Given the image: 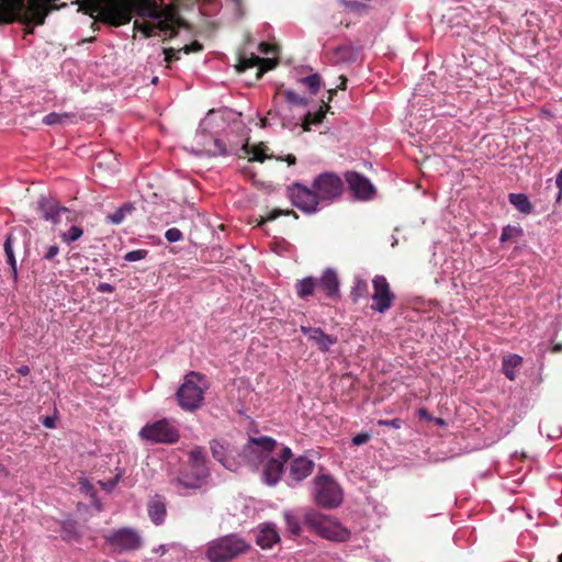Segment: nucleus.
Returning <instances> with one entry per match:
<instances>
[{
    "label": "nucleus",
    "mask_w": 562,
    "mask_h": 562,
    "mask_svg": "<svg viewBox=\"0 0 562 562\" xmlns=\"http://www.w3.org/2000/svg\"><path fill=\"white\" fill-rule=\"evenodd\" d=\"M315 502L324 508H335L342 502L339 485L328 475H318L315 481Z\"/></svg>",
    "instance_id": "0eeeda50"
},
{
    "label": "nucleus",
    "mask_w": 562,
    "mask_h": 562,
    "mask_svg": "<svg viewBox=\"0 0 562 562\" xmlns=\"http://www.w3.org/2000/svg\"><path fill=\"white\" fill-rule=\"evenodd\" d=\"M7 261L12 269L13 278L16 279L18 272H16V260H15L14 255L7 256Z\"/></svg>",
    "instance_id": "5fc2aeb1"
},
{
    "label": "nucleus",
    "mask_w": 562,
    "mask_h": 562,
    "mask_svg": "<svg viewBox=\"0 0 562 562\" xmlns=\"http://www.w3.org/2000/svg\"><path fill=\"white\" fill-rule=\"evenodd\" d=\"M59 252V247L57 245H52L47 248L46 252L44 254V259L46 260H53Z\"/></svg>",
    "instance_id": "3c124183"
},
{
    "label": "nucleus",
    "mask_w": 562,
    "mask_h": 562,
    "mask_svg": "<svg viewBox=\"0 0 562 562\" xmlns=\"http://www.w3.org/2000/svg\"><path fill=\"white\" fill-rule=\"evenodd\" d=\"M314 469V462L306 457L295 458L290 464V477L300 482L307 477Z\"/></svg>",
    "instance_id": "412c9836"
},
{
    "label": "nucleus",
    "mask_w": 562,
    "mask_h": 562,
    "mask_svg": "<svg viewBox=\"0 0 562 562\" xmlns=\"http://www.w3.org/2000/svg\"><path fill=\"white\" fill-rule=\"evenodd\" d=\"M8 379L10 382H12L13 385L21 389H29L33 384L32 379H21L13 373Z\"/></svg>",
    "instance_id": "37998d69"
},
{
    "label": "nucleus",
    "mask_w": 562,
    "mask_h": 562,
    "mask_svg": "<svg viewBox=\"0 0 562 562\" xmlns=\"http://www.w3.org/2000/svg\"><path fill=\"white\" fill-rule=\"evenodd\" d=\"M317 288V279L307 277L302 280H299L295 284L296 294L301 299H306L314 294L315 289Z\"/></svg>",
    "instance_id": "bb28decb"
},
{
    "label": "nucleus",
    "mask_w": 562,
    "mask_h": 562,
    "mask_svg": "<svg viewBox=\"0 0 562 562\" xmlns=\"http://www.w3.org/2000/svg\"><path fill=\"white\" fill-rule=\"evenodd\" d=\"M373 294L371 310L381 314L389 311L395 301L390 283L384 276H375L372 280Z\"/></svg>",
    "instance_id": "9b49d317"
},
{
    "label": "nucleus",
    "mask_w": 562,
    "mask_h": 562,
    "mask_svg": "<svg viewBox=\"0 0 562 562\" xmlns=\"http://www.w3.org/2000/svg\"><path fill=\"white\" fill-rule=\"evenodd\" d=\"M207 151L213 156H225L227 154L226 145L220 138H214Z\"/></svg>",
    "instance_id": "a19ab883"
},
{
    "label": "nucleus",
    "mask_w": 562,
    "mask_h": 562,
    "mask_svg": "<svg viewBox=\"0 0 562 562\" xmlns=\"http://www.w3.org/2000/svg\"><path fill=\"white\" fill-rule=\"evenodd\" d=\"M83 234L82 228L78 226H71L67 232L60 234L63 241L70 244L78 240Z\"/></svg>",
    "instance_id": "4c0bfd02"
},
{
    "label": "nucleus",
    "mask_w": 562,
    "mask_h": 562,
    "mask_svg": "<svg viewBox=\"0 0 562 562\" xmlns=\"http://www.w3.org/2000/svg\"><path fill=\"white\" fill-rule=\"evenodd\" d=\"M286 196L294 206L305 213L311 214L318 210L319 202L313 187L307 188L300 182H294L286 188Z\"/></svg>",
    "instance_id": "1a4fd4ad"
},
{
    "label": "nucleus",
    "mask_w": 562,
    "mask_h": 562,
    "mask_svg": "<svg viewBox=\"0 0 562 562\" xmlns=\"http://www.w3.org/2000/svg\"><path fill=\"white\" fill-rule=\"evenodd\" d=\"M205 477L200 476L198 473L193 472L191 474L186 471H181L176 482L179 486H182L187 490H195L199 488Z\"/></svg>",
    "instance_id": "a878e982"
},
{
    "label": "nucleus",
    "mask_w": 562,
    "mask_h": 562,
    "mask_svg": "<svg viewBox=\"0 0 562 562\" xmlns=\"http://www.w3.org/2000/svg\"><path fill=\"white\" fill-rule=\"evenodd\" d=\"M79 11L95 22L119 27L128 24L134 14L158 19L160 7L155 0H77Z\"/></svg>",
    "instance_id": "f257e3e1"
},
{
    "label": "nucleus",
    "mask_w": 562,
    "mask_h": 562,
    "mask_svg": "<svg viewBox=\"0 0 562 562\" xmlns=\"http://www.w3.org/2000/svg\"><path fill=\"white\" fill-rule=\"evenodd\" d=\"M284 97H285V100L289 102V103H292V104H299V105H303L305 106L307 104V99L304 98V97H301L295 91L293 90H285L283 92Z\"/></svg>",
    "instance_id": "79ce46f5"
},
{
    "label": "nucleus",
    "mask_w": 562,
    "mask_h": 562,
    "mask_svg": "<svg viewBox=\"0 0 562 562\" xmlns=\"http://www.w3.org/2000/svg\"><path fill=\"white\" fill-rule=\"evenodd\" d=\"M259 50L262 54H269L272 50V46L268 43L261 42L259 44Z\"/></svg>",
    "instance_id": "4d7b16f0"
},
{
    "label": "nucleus",
    "mask_w": 562,
    "mask_h": 562,
    "mask_svg": "<svg viewBox=\"0 0 562 562\" xmlns=\"http://www.w3.org/2000/svg\"><path fill=\"white\" fill-rule=\"evenodd\" d=\"M75 117L71 113H55L52 112L44 116L43 123L46 125H65L67 122Z\"/></svg>",
    "instance_id": "473e14b6"
},
{
    "label": "nucleus",
    "mask_w": 562,
    "mask_h": 562,
    "mask_svg": "<svg viewBox=\"0 0 562 562\" xmlns=\"http://www.w3.org/2000/svg\"><path fill=\"white\" fill-rule=\"evenodd\" d=\"M139 436L144 440L165 445L176 443L180 438L179 429L167 418L145 425Z\"/></svg>",
    "instance_id": "423d86ee"
},
{
    "label": "nucleus",
    "mask_w": 562,
    "mask_h": 562,
    "mask_svg": "<svg viewBox=\"0 0 562 562\" xmlns=\"http://www.w3.org/2000/svg\"><path fill=\"white\" fill-rule=\"evenodd\" d=\"M25 0H8L5 3V12H0V22L12 23L16 20L21 21L26 10Z\"/></svg>",
    "instance_id": "4be33fe9"
},
{
    "label": "nucleus",
    "mask_w": 562,
    "mask_h": 562,
    "mask_svg": "<svg viewBox=\"0 0 562 562\" xmlns=\"http://www.w3.org/2000/svg\"><path fill=\"white\" fill-rule=\"evenodd\" d=\"M97 290L100 293H112L114 292V286L110 283L102 282L98 284Z\"/></svg>",
    "instance_id": "603ef678"
},
{
    "label": "nucleus",
    "mask_w": 562,
    "mask_h": 562,
    "mask_svg": "<svg viewBox=\"0 0 562 562\" xmlns=\"http://www.w3.org/2000/svg\"><path fill=\"white\" fill-rule=\"evenodd\" d=\"M288 531L296 537L301 533V525L299 519L290 512L283 514Z\"/></svg>",
    "instance_id": "f704fd0d"
},
{
    "label": "nucleus",
    "mask_w": 562,
    "mask_h": 562,
    "mask_svg": "<svg viewBox=\"0 0 562 562\" xmlns=\"http://www.w3.org/2000/svg\"><path fill=\"white\" fill-rule=\"evenodd\" d=\"M148 516L155 525H160L167 515L166 505L159 498H154L147 505Z\"/></svg>",
    "instance_id": "393cba45"
},
{
    "label": "nucleus",
    "mask_w": 562,
    "mask_h": 562,
    "mask_svg": "<svg viewBox=\"0 0 562 562\" xmlns=\"http://www.w3.org/2000/svg\"><path fill=\"white\" fill-rule=\"evenodd\" d=\"M36 211L42 217L53 224L59 222L61 213H68V209L61 206L55 199L48 196H41L37 201Z\"/></svg>",
    "instance_id": "dca6fc26"
},
{
    "label": "nucleus",
    "mask_w": 562,
    "mask_h": 562,
    "mask_svg": "<svg viewBox=\"0 0 562 562\" xmlns=\"http://www.w3.org/2000/svg\"><path fill=\"white\" fill-rule=\"evenodd\" d=\"M300 330L307 336L310 340L314 341L322 352L328 351L331 346L337 344L336 337L324 333L319 327L301 326Z\"/></svg>",
    "instance_id": "a211bd4d"
},
{
    "label": "nucleus",
    "mask_w": 562,
    "mask_h": 562,
    "mask_svg": "<svg viewBox=\"0 0 562 562\" xmlns=\"http://www.w3.org/2000/svg\"><path fill=\"white\" fill-rule=\"evenodd\" d=\"M119 480H120V476L117 475L114 479H112V480L108 481L106 483H104L103 485H104L105 488L111 490V488H113L116 485Z\"/></svg>",
    "instance_id": "bf43d9fd"
},
{
    "label": "nucleus",
    "mask_w": 562,
    "mask_h": 562,
    "mask_svg": "<svg viewBox=\"0 0 562 562\" xmlns=\"http://www.w3.org/2000/svg\"><path fill=\"white\" fill-rule=\"evenodd\" d=\"M276 446L277 441L271 437L250 438L243 448L241 456L252 465H257L269 457Z\"/></svg>",
    "instance_id": "9d476101"
},
{
    "label": "nucleus",
    "mask_w": 562,
    "mask_h": 562,
    "mask_svg": "<svg viewBox=\"0 0 562 562\" xmlns=\"http://www.w3.org/2000/svg\"><path fill=\"white\" fill-rule=\"evenodd\" d=\"M279 160H284L289 166H293L296 164V158L294 155L289 154L284 158H278Z\"/></svg>",
    "instance_id": "13d9d810"
},
{
    "label": "nucleus",
    "mask_w": 562,
    "mask_h": 562,
    "mask_svg": "<svg viewBox=\"0 0 562 562\" xmlns=\"http://www.w3.org/2000/svg\"><path fill=\"white\" fill-rule=\"evenodd\" d=\"M250 544L237 535H227L211 541L205 555L210 562H228L248 552Z\"/></svg>",
    "instance_id": "f03ea898"
},
{
    "label": "nucleus",
    "mask_w": 562,
    "mask_h": 562,
    "mask_svg": "<svg viewBox=\"0 0 562 562\" xmlns=\"http://www.w3.org/2000/svg\"><path fill=\"white\" fill-rule=\"evenodd\" d=\"M204 380L205 376L195 371L184 376L183 383L176 393L178 404L183 411L194 412L202 406L207 385L205 383L200 385V383Z\"/></svg>",
    "instance_id": "7ed1b4c3"
},
{
    "label": "nucleus",
    "mask_w": 562,
    "mask_h": 562,
    "mask_svg": "<svg viewBox=\"0 0 562 562\" xmlns=\"http://www.w3.org/2000/svg\"><path fill=\"white\" fill-rule=\"evenodd\" d=\"M106 542L119 552L137 550L142 546V539L136 531L130 528H121L105 536Z\"/></svg>",
    "instance_id": "f8f14e48"
},
{
    "label": "nucleus",
    "mask_w": 562,
    "mask_h": 562,
    "mask_svg": "<svg viewBox=\"0 0 562 562\" xmlns=\"http://www.w3.org/2000/svg\"><path fill=\"white\" fill-rule=\"evenodd\" d=\"M378 425L400 429L403 425V420L401 418H394V419H390V420L389 419H380V420H378Z\"/></svg>",
    "instance_id": "49530a36"
},
{
    "label": "nucleus",
    "mask_w": 562,
    "mask_h": 562,
    "mask_svg": "<svg viewBox=\"0 0 562 562\" xmlns=\"http://www.w3.org/2000/svg\"><path fill=\"white\" fill-rule=\"evenodd\" d=\"M5 256L14 255L12 247V235H8L4 241Z\"/></svg>",
    "instance_id": "864d4df0"
},
{
    "label": "nucleus",
    "mask_w": 562,
    "mask_h": 562,
    "mask_svg": "<svg viewBox=\"0 0 562 562\" xmlns=\"http://www.w3.org/2000/svg\"><path fill=\"white\" fill-rule=\"evenodd\" d=\"M165 237L166 239L169 241V243H176V241H179L183 238V235L182 233L180 232V229L178 228H169L166 233H165Z\"/></svg>",
    "instance_id": "a18cd8bd"
},
{
    "label": "nucleus",
    "mask_w": 562,
    "mask_h": 562,
    "mask_svg": "<svg viewBox=\"0 0 562 562\" xmlns=\"http://www.w3.org/2000/svg\"><path fill=\"white\" fill-rule=\"evenodd\" d=\"M368 293L369 288L367 281L362 279H357L350 292L352 301L357 303L360 299L367 297Z\"/></svg>",
    "instance_id": "72a5a7b5"
},
{
    "label": "nucleus",
    "mask_w": 562,
    "mask_h": 562,
    "mask_svg": "<svg viewBox=\"0 0 562 562\" xmlns=\"http://www.w3.org/2000/svg\"><path fill=\"white\" fill-rule=\"evenodd\" d=\"M340 85L337 87V89L345 90L347 85V78L345 76H340Z\"/></svg>",
    "instance_id": "680f3d73"
},
{
    "label": "nucleus",
    "mask_w": 562,
    "mask_h": 562,
    "mask_svg": "<svg viewBox=\"0 0 562 562\" xmlns=\"http://www.w3.org/2000/svg\"><path fill=\"white\" fill-rule=\"evenodd\" d=\"M300 81L308 88L312 94H316L322 85V78L318 74H313L307 77L301 78Z\"/></svg>",
    "instance_id": "c9c22d12"
},
{
    "label": "nucleus",
    "mask_w": 562,
    "mask_h": 562,
    "mask_svg": "<svg viewBox=\"0 0 562 562\" xmlns=\"http://www.w3.org/2000/svg\"><path fill=\"white\" fill-rule=\"evenodd\" d=\"M157 23L151 24L148 22H134V30L140 31L145 37L154 35L156 29L167 33L169 32V38L175 37L178 34V29L184 23L181 20L178 9L175 5L160 7V16L157 19Z\"/></svg>",
    "instance_id": "39448f33"
},
{
    "label": "nucleus",
    "mask_w": 562,
    "mask_h": 562,
    "mask_svg": "<svg viewBox=\"0 0 562 562\" xmlns=\"http://www.w3.org/2000/svg\"><path fill=\"white\" fill-rule=\"evenodd\" d=\"M317 288H319L326 296L330 299H339V280L336 271L326 269L322 277L317 279Z\"/></svg>",
    "instance_id": "6ab92c4d"
},
{
    "label": "nucleus",
    "mask_w": 562,
    "mask_h": 562,
    "mask_svg": "<svg viewBox=\"0 0 562 562\" xmlns=\"http://www.w3.org/2000/svg\"><path fill=\"white\" fill-rule=\"evenodd\" d=\"M155 551H156V552H159V553H161V554H164V553H166V551H167V550H166L165 546H162V544H161V546H159V548H158L157 550H155Z\"/></svg>",
    "instance_id": "774afa93"
},
{
    "label": "nucleus",
    "mask_w": 562,
    "mask_h": 562,
    "mask_svg": "<svg viewBox=\"0 0 562 562\" xmlns=\"http://www.w3.org/2000/svg\"><path fill=\"white\" fill-rule=\"evenodd\" d=\"M319 109H324V110H326V113H327V112H328V110L330 109L328 100H327L326 102H325V101H323V102H322V105L319 106Z\"/></svg>",
    "instance_id": "0e129e2a"
},
{
    "label": "nucleus",
    "mask_w": 562,
    "mask_h": 562,
    "mask_svg": "<svg viewBox=\"0 0 562 562\" xmlns=\"http://www.w3.org/2000/svg\"><path fill=\"white\" fill-rule=\"evenodd\" d=\"M345 177L350 191L356 198L368 200L374 194V187L371 181L359 172L348 171Z\"/></svg>",
    "instance_id": "2eb2a0df"
},
{
    "label": "nucleus",
    "mask_w": 562,
    "mask_h": 562,
    "mask_svg": "<svg viewBox=\"0 0 562 562\" xmlns=\"http://www.w3.org/2000/svg\"><path fill=\"white\" fill-rule=\"evenodd\" d=\"M180 52H181L180 49L176 50V49H173L171 47L170 48H164L165 60L168 64H170L173 60L180 59V56H179Z\"/></svg>",
    "instance_id": "09e8293b"
},
{
    "label": "nucleus",
    "mask_w": 562,
    "mask_h": 562,
    "mask_svg": "<svg viewBox=\"0 0 562 562\" xmlns=\"http://www.w3.org/2000/svg\"><path fill=\"white\" fill-rule=\"evenodd\" d=\"M210 449L213 458L218 461L225 469L229 471H236L238 462L231 456L229 445L221 440H212L210 442Z\"/></svg>",
    "instance_id": "f3484780"
},
{
    "label": "nucleus",
    "mask_w": 562,
    "mask_h": 562,
    "mask_svg": "<svg viewBox=\"0 0 562 562\" xmlns=\"http://www.w3.org/2000/svg\"><path fill=\"white\" fill-rule=\"evenodd\" d=\"M267 146L263 143L258 145L246 147V153L250 155L249 161L263 162L266 159L273 158L272 155L266 154Z\"/></svg>",
    "instance_id": "c756f323"
},
{
    "label": "nucleus",
    "mask_w": 562,
    "mask_h": 562,
    "mask_svg": "<svg viewBox=\"0 0 562 562\" xmlns=\"http://www.w3.org/2000/svg\"><path fill=\"white\" fill-rule=\"evenodd\" d=\"M277 64L278 63L274 59L260 57L258 69L256 72V79L262 77L263 74L268 70L273 69L277 66Z\"/></svg>",
    "instance_id": "ea45409f"
},
{
    "label": "nucleus",
    "mask_w": 562,
    "mask_h": 562,
    "mask_svg": "<svg viewBox=\"0 0 562 562\" xmlns=\"http://www.w3.org/2000/svg\"><path fill=\"white\" fill-rule=\"evenodd\" d=\"M304 524L311 530L324 539L333 541H346L350 532L338 521L316 510H307L304 515Z\"/></svg>",
    "instance_id": "20e7f679"
},
{
    "label": "nucleus",
    "mask_w": 562,
    "mask_h": 562,
    "mask_svg": "<svg viewBox=\"0 0 562 562\" xmlns=\"http://www.w3.org/2000/svg\"><path fill=\"white\" fill-rule=\"evenodd\" d=\"M30 372L31 370L29 366H21L20 368L16 369V373L24 376L25 379H27L26 376L30 375Z\"/></svg>",
    "instance_id": "6e6d98bb"
},
{
    "label": "nucleus",
    "mask_w": 562,
    "mask_h": 562,
    "mask_svg": "<svg viewBox=\"0 0 562 562\" xmlns=\"http://www.w3.org/2000/svg\"><path fill=\"white\" fill-rule=\"evenodd\" d=\"M370 438L371 436L369 432H360L352 438V443L355 446H361L367 443L370 440Z\"/></svg>",
    "instance_id": "8fccbe9b"
},
{
    "label": "nucleus",
    "mask_w": 562,
    "mask_h": 562,
    "mask_svg": "<svg viewBox=\"0 0 562 562\" xmlns=\"http://www.w3.org/2000/svg\"><path fill=\"white\" fill-rule=\"evenodd\" d=\"M202 49L203 45L198 41H193L191 44L184 45L182 48H180V50H182L184 54L198 53Z\"/></svg>",
    "instance_id": "de8ad7c7"
},
{
    "label": "nucleus",
    "mask_w": 562,
    "mask_h": 562,
    "mask_svg": "<svg viewBox=\"0 0 562 562\" xmlns=\"http://www.w3.org/2000/svg\"><path fill=\"white\" fill-rule=\"evenodd\" d=\"M59 7L43 0H27L25 13L21 20L25 25H43L46 16Z\"/></svg>",
    "instance_id": "ddd939ff"
},
{
    "label": "nucleus",
    "mask_w": 562,
    "mask_h": 562,
    "mask_svg": "<svg viewBox=\"0 0 562 562\" xmlns=\"http://www.w3.org/2000/svg\"><path fill=\"white\" fill-rule=\"evenodd\" d=\"M189 465L193 472L200 476L206 477L209 475V469L206 467V457L204 450L201 447H195L189 452Z\"/></svg>",
    "instance_id": "5701e85b"
},
{
    "label": "nucleus",
    "mask_w": 562,
    "mask_h": 562,
    "mask_svg": "<svg viewBox=\"0 0 562 562\" xmlns=\"http://www.w3.org/2000/svg\"><path fill=\"white\" fill-rule=\"evenodd\" d=\"M336 91H337V89H329L328 90V93H329L328 102H330L333 100V97L336 94Z\"/></svg>",
    "instance_id": "69168bd1"
},
{
    "label": "nucleus",
    "mask_w": 562,
    "mask_h": 562,
    "mask_svg": "<svg viewBox=\"0 0 562 562\" xmlns=\"http://www.w3.org/2000/svg\"><path fill=\"white\" fill-rule=\"evenodd\" d=\"M326 116V110L318 109L316 112H307L304 116L302 127L305 132L311 130V125L321 124Z\"/></svg>",
    "instance_id": "7c9ffc66"
},
{
    "label": "nucleus",
    "mask_w": 562,
    "mask_h": 562,
    "mask_svg": "<svg viewBox=\"0 0 562 562\" xmlns=\"http://www.w3.org/2000/svg\"><path fill=\"white\" fill-rule=\"evenodd\" d=\"M312 187L319 204H328L341 195L344 183L337 175L324 172L314 179Z\"/></svg>",
    "instance_id": "6e6552de"
},
{
    "label": "nucleus",
    "mask_w": 562,
    "mask_h": 562,
    "mask_svg": "<svg viewBox=\"0 0 562 562\" xmlns=\"http://www.w3.org/2000/svg\"><path fill=\"white\" fill-rule=\"evenodd\" d=\"M44 426L50 428L54 426V423H53V419L50 417H47L45 420H44Z\"/></svg>",
    "instance_id": "e2e57ef3"
},
{
    "label": "nucleus",
    "mask_w": 562,
    "mask_h": 562,
    "mask_svg": "<svg viewBox=\"0 0 562 562\" xmlns=\"http://www.w3.org/2000/svg\"><path fill=\"white\" fill-rule=\"evenodd\" d=\"M135 210L132 203H125L121 207H119L114 213L109 214L106 216V222L113 225H119L125 221L127 215H131Z\"/></svg>",
    "instance_id": "c85d7f7f"
},
{
    "label": "nucleus",
    "mask_w": 562,
    "mask_h": 562,
    "mask_svg": "<svg viewBox=\"0 0 562 562\" xmlns=\"http://www.w3.org/2000/svg\"><path fill=\"white\" fill-rule=\"evenodd\" d=\"M508 200L519 212L524 214H530L532 212V205L526 194L510 193Z\"/></svg>",
    "instance_id": "cd10ccee"
},
{
    "label": "nucleus",
    "mask_w": 562,
    "mask_h": 562,
    "mask_svg": "<svg viewBox=\"0 0 562 562\" xmlns=\"http://www.w3.org/2000/svg\"><path fill=\"white\" fill-rule=\"evenodd\" d=\"M522 363V358L518 355H508L503 358L502 362V371L507 379L510 381L516 379L517 370L520 368Z\"/></svg>",
    "instance_id": "b1692460"
},
{
    "label": "nucleus",
    "mask_w": 562,
    "mask_h": 562,
    "mask_svg": "<svg viewBox=\"0 0 562 562\" xmlns=\"http://www.w3.org/2000/svg\"><path fill=\"white\" fill-rule=\"evenodd\" d=\"M555 184L562 191V169L560 170L555 178Z\"/></svg>",
    "instance_id": "052dcab7"
},
{
    "label": "nucleus",
    "mask_w": 562,
    "mask_h": 562,
    "mask_svg": "<svg viewBox=\"0 0 562 562\" xmlns=\"http://www.w3.org/2000/svg\"><path fill=\"white\" fill-rule=\"evenodd\" d=\"M280 541V536L274 524L266 522L258 527L256 543L261 549H270Z\"/></svg>",
    "instance_id": "aec40b11"
},
{
    "label": "nucleus",
    "mask_w": 562,
    "mask_h": 562,
    "mask_svg": "<svg viewBox=\"0 0 562 562\" xmlns=\"http://www.w3.org/2000/svg\"><path fill=\"white\" fill-rule=\"evenodd\" d=\"M260 57L256 54L251 53L250 56H239L238 63L235 66V69L238 74H241L250 68H258Z\"/></svg>",
    "instance_id": "2f4dec72"
},
{
    "label": "nucleus",
    "mask_w": 562,
    "mask_h": 562,
    "mask_svg": "<svg viewBox=\"0 0 562 562\" xmlns=\"http://www.w3.org/2000/svg\"><path fill=\"white\" fill-rule=\"evenodd\" d=\"M552 351H553V352H560V351H562V345H561V344H557V345H554V346H553V348H552Z\"/></svg>",
    "instance_id": "338daca9"
},
{
    "label": "nucleus",
    "mask_w": 562,
    "mask_h": 562,
    "mask_svg": "<svg viewBox=\"0 0 562 562\" xmlns=\"http://www.w3.org/2000/svg\"><path fill=\"white\" fill-rule=\"evenodd\" d=\"M290 214H293L295 217H297L293 211H283L280 209H274V210L268 212L266 214V216H261L260 220H258L257 225L260 226V225H263L266 222H270V221L278 218L280 215H290Z\"/></svg>",
    "instance_id": "58836bf2"
},
{
    "label": "nucleus",
    "mask_w": 562,
    "mask_h": 562,
    "mask_svg": "<svg viewBox=\"0 0 562 562\" xmlns=\"http://www.w3.org/2000/svg\"><path fill=\"white\" fill-rule=\"evenodd\" d=\"M522 235V229L518 226H512L507 225L503 228L502 235H501V241H509L515 240L516 238L520 237Z\"/></svg>",
    "instance_id": "e433bc0d"
},
{
    "label": "nucleus",
    "mask_w": 562,
    "mask_h": 562,
    "mask_svg": "<svg viewBox=\"0 0 562 562\" xmlns=\"http://www.w3.org/2000/svg\"><path fill=\"white\" fill-rule=\"evenodd\" d=\"M291 457V449L283 447L278 458H271L267 461L263 469V477L269 485H273L279 481L283 472V463L289 461Z\"/></svg>",
    "instance_id": "4468645a"
},
{
    "label": "nucleus",
    "mask_w": 562,
    "mask_h": 562,
    "mask_svg": "<svg viewBox=\"0 0 562 562\" xmlns=\"http://www.w3.org/2000/svg\"><path fill=\"white\" fill-rule=\"evenodd\" d=\"M147 254L148 252L145 249L132 250L124 256V259L128 262L139 261L144 259L147 256Z\"/></svg>",
    "instance_id": "c03bdc74"
}]
</instances>
